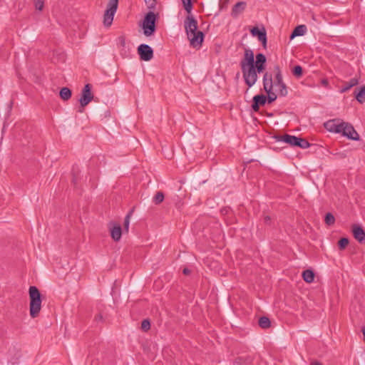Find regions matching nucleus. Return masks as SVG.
Instances as JSON below:
<instances>
[{"label":"nucleus","instance_id":"nucleus-13","mask_svg":"<svg viewBox=\"0 0 365 365\" xmlns=\"http://www.w3.org/2000/svg\"><path fill=\"white\" fill-rule=\"evenodd\" d=\"M250 33L253 36L257 37L263 47H266L267 38L266 30L264 27L260 30L258 27L255 26L250 29Z\"/></svg>","mask_w":365,"mask_h":365},{"label":"nucleus","instance_id":"nucleus-27","mask_svg":"<svg viewBox=\"0 0 365 365\" xmlns=\"http://www.w3.org/2000/svg\"><path fill=\"white\" fill-rule=\"evenodd\" d=\"M324 221L327 225L331 226L334 224L335 217L331 212H328L325 215Z\"/></svg>","mask_w":365,"mask_h":365},{"label":"nucleus","instance_id":"nucleus-33","mask_svg":"<svg viewBox=\"0 0 365 365\" xmlns=\"http://www.w3.org/2000/svg\"><path fill=\"white\" fill-rule=\"evenodd\" d=\"M145 3L150 11L155 9L156 0H145Z\"/></svg>","mask_w":365,"mask_h":365},{"label":"nucleus","instance_id":"nucleus-10","mask_svg":"<svg viewBox=\"0 0 365 365\" xmlns=\"http://www.w3.org/2000/svg\"><path fill=\"white\" fill-rule=\"evenodd\" d=\"M138 53L140 56V60L148 61L153 58V48L145 43H142L138 47Z\"/></svg>","mask_w":365,"mask_h":365},{"label":"nucleus","instance_id":"nucleus-23","mask_svg":"<svg viewBox=\"0 0 365 365\" xmlns=\"http://www.w3.org/2000/svg\"><path fill=\"white\" fill-rule=\"evenodd\" d=\"M359 83V81L356 78H353L350 79L349 82H346L344 87L341 88V92H346L349 91L351 88L356 86Z\"/></svg>","mask_w":365,"mask_h":365},{"label":"nucleus","instance_id":"nucleus-36","mask_svg":"<svg viewBox=\"0 0 365 365\" xmlns=\"http://www.w3.org/2000/svg\"><path fill=\"white\" fill-rule=\"evenodd\" d=\"M118 45L121 47H125L126 45L125 38L123 36H120L117 39Z\"/></svg>","mask_w":365,"mask_h":365},{"label":"nucleus","instance_id":"nucleus-38","mask_svg":"<svg viewBox=\"0 0 365 365\" xmlns=\"http://www.w3.org/2000/svg\"><path fill=\"white\" fill-rule=\"evenodd\" d=\"M271 217L269 215H265L263 217V221L264 224L266 225H270L271 224Z\"/></svg>","mask_w":365,"mask_h":365},{"label":"nucleus","instance_id":"nucleus-29","mask_svg":"<svg viewBox=\"0 0 365 365\" xmlns=\"http://www.w3.org/2000/svg\"><path fill=\"white\" fill-rule=\"evenodd\" d=\"M182 2L184 9L187 12V14H191V11L192 9V0H182Z\"/></svg>","mask_w":365,"mask_h":365},{"label":"nucleus","instance_id":"nucleus-41","mask_svg":"<svg viewBox=\"0 0 365 365\" xmlns=\"http://www.w3.org/2000/svg\"><path fill=\"white\" fill-rule=\"evenodd\" d=\"M182 273L185 275H187L190 273V270L188 268H184L182 270Z\"/></svg>","mask_w":365,"mask_h":365},{"label":"nucleus","instance_id":"nucleus-7","mask_svg":"<svg viewBox=\"0 0 365 365\" xmlns=\"http://www.w3.org/2000/svg\"><path fill=\"white\" fill-rule=\"evenodd\" d=\"M118 0H109L107 9L103 15V24L105 26H110L113 21L114 15L117 11Z\"/></svg>","mask_w":365,"mask_h":365},{"label":"nucleus","instance_id":"nucleus-9","mask_svg":"<svg viewBox=\"0 0 365 365\" xmlns=\"http://www.w3.org/2000/svg\"><path fill=\"white\" fill-rule=\"evenodd\" d=\"M91 88L92 86L87 83L82 89L81 98L79 99V103L81 108H85L93 99Z\"/></svg>","mask_w":365,"mask_h":365},{"label":"nucleus","instance_id":"nucleus-40","mask_svg":"<svg viewBox=\"0 0 365 365\" xmlns=\"http://www.w3.org/2000/svg\"><path fill=\"white\" fill-rule=\"evenodd\" d=\"M96 321H102L103 320V316L101 314H98L95 317Z\"/></svg>","mask_w":365,"mask_h":365},{"label":"nucleus","instance_id":"nucleus-19","mask_svg":"<svg viewBox=\"0 0 365 365\" xmlns=\"http://www.w3.org/2000/svg\"><path fill=\"white\" fill-rule=\"evenodd\" d=\"M355 98L360 103H363L365 102V85L356 88L354 91Z\"/></svg>","mask_w":365,"mask_h":365},{"label":"nucleus","instance_id":"nucleus-15","mask_svg":"<svg viewBox=\"0 0 365 365\" xmlns=\"http://www.w3.org/2000/svg\"><path fill=\"white\" fill-rule=\"evenodd\" d=\"M267 102V96L263 94L256 95L252 98V108L255 112L259 110V107L264 106Z\"/></svg>","mask_w":365,"mask_h":365},{"label":"nucleus","instance_id":"nucleus-22","mask_svg":"<svg viewBox=\"0 0 365 365\" xmlns=\"http://www.w3.org/2000/svg\"><path fill=\"white\" fill-rule=\"evenodd\" d=\"M336 124H337V120L333 119L328 120L324 123L325 128L329 130V132L336 133Z\"/></svg>","mask_w":365,"mask_h":365},{"label":"nucleus","instance_id":"nucleus-39","mask_svg":"<svg viewBox=\"0 0 365 365\" xmlns=\"http://www.w3.org/2000/svg\"><path fill=\"white\" fill-rule=\"evenodd\" d=\"M72 182L74 185L77 184V177L76 176L74 168H73V178H72Z\"/></svg>","mask_w":365,"mask_h":365},{"label":"nucleus","instance_id":"nucleus-34","mask_svg":"<svg viewBox=\"0 0 365 365\" xmlns=\"http://www.w3.org/2000/svg\"><path fill=\"white\" fill-rule=\"evenodd\" d=\"M141 329L147 331L150 329V322L148 319H144L141 323Z\"/></svg>","mask_w":365,"mask_h":365},{"label":"nucleus","instance_id":"nucleus-37","mask_svg":"<svg viewBox=\"0 0 365 365\" xmlns=\"http://www.w3.org/2000/svg\"><path fill=\"white\" fill-rule=\"evenodd\" d=\"M255 68L256 69L257 73H260L263 72V71L265 69L266 65H254Z\"/></svg>","mask_w":365,"mask_h":365},{"label":"nucleus","instance_id":"nucleus-42","mask_svg":"<svg viewBox=\"0 0 365 365\" xmlns=\"http://www.w3.org/2000/svg\"><path fill=\"white\" fill-rule=\"evenodd\" d=\"M322 83L324 86H328L329 82H328L327 79H323V80L322 81Z\"/></svg>","mask_w":365,"mask_h":365},{"label":"nucleus","instance_id":"nucleus-2","mask_svg":"<svg viewBox=\"0 0 365 365\" xmlns=\"http://www.w3.org/2000/svg\"><path fill=\"white\" fill-rule=\"evenodd\" d=\"M30 299L29 312L31 318H36L38 316L41 309V294L38 289L35 286H31L29 289Z\"/></svg>","mask_w":365,"mask_h":365},{"label":"nucleus","instance_id":"nucleus-4","mask_svg":"<svg viewBox=\"0 0 365 365\" xmlns=\"http://www.w3.org/2000/svg\"><path fill=\"white\" fill-rule=\"evenodd\" d=\"M274 138L277 141L284 142L294 147L304 149L310 146V143L305 138H299L289 134H285L284 135H274Z\"/></svg>","mask_w":365,"mask_h":365},{"label":"nucleus","instance_id":"nucleus-17","mask_svg":"<svg viewBox=\"0 0 365 365\" xmlns=\"http://www.w3.org/2000/svg\"><path fill=\"white\" fill-rule=\"evenodd\" d=\"M246 6L247 4L245 1H240L235 4L232 9V16L235 18L237 17L245 11Z\"/></svg>","mask_w":365,"mask_h":365},{"label":"nucleus","instance_id":"nucleus-14","mask_svg":"<svg viewBox=\"0 0 365 365\" xmlns=\"http://www.w3.org/2000/svg\"><path fill=\"white\" fill-rule=\"evenodd\" d=\"M343 136L346 137L347 138L353 140H359V135L358 133L355 130L354 128L350 124L346 123V125L344 126V130L342 133Z\"/></svg>","mask_w":365,"mask_h":365},{"label":"nucleus","instance_id":"nucleus-43","mask_svg":"<svg viewBox=\"0 0 365 365\" xmlns=\"http://www.w3.org/2000/svg\"><path fill=\"white\" fill-rule=\"evenodd\" d=\"M361 331L364 335V341H365V326L362 328Z\"/></svg>","mask_w":365,"mask_h":365},{"label":"nucleus","instance_id":"nucleus-35","mask_svg":"<svg viewBox=\"0 0 365 365\" xmlns=\"http://www.w3.org/2000/svg\"><path fill=\"white\" fill-rule=\"evenodd\" d=\"M346 123L341 122V123H337L336 124V133H341L342 134L344 130V126L346 125Z\"/></svg>","mask_w":365,"mask_h":365},{"label":"nucleus","instance_id":"nucleus-44","mask_svg":"<svg viewBox=\"0 0 365 365\" xmlns=\"http://www.w3.org/2000/svg\"><path fill=\"white\" fill-rule=\"evenodd\" d=\"M84 111V108H81V106L79 107L78 110V112L79 113H83Z\"/></svg>","mask_w":365,"mask_h":365},{"label":"nucleus","instance_id":"nucleus-1","mask_svg":"<svg viewBox=\"0 0 365 365\" xmlns=\"http://www.w3.org/2000/svg\"><path fill=\"white\" fill-rule=\"evenodd\" d=\"M184 26L190 46L199 48L202 46L205 34L197 30V21L195 17L189 14L184 21Z\"/></svg>","mask_w":365,"mask_h":365},{"label":"nucleus","instance_id":"nucleus-12","mask_svg":"<svg viewBox=\"0 0 365 365\" xmlns=\"http://www.w3.org/2000/svg\"><path fill=\"white\" fill-rule=\"evenodd\" d=\"M110 236L115 242H118L121 239L122 228L120 224L111 222L108 225Z\"/></svg>","mask_w":365,"mask_h":365},{"label":"nucleus","instance_id":"nucleus-32","mask_svg":"<svg viewBox=\"0 0 365 365\" xmlns=\"http://www.w3.org/2000/svg\"><path fill=\"white\" fill-rule=\"evenodd\" d=\"M34 6L36 10L42 11L44 6V0H34Z\"/></svg>","mask_w":365,"mask_h":365},{"label":"nucleus","instance_id":"nucleus-21","mask_svg":"<svg viewBox=\"0 0 365 365\" xmlns=\"http://www.w3.org/2000/svg\"><path fill=\"white\" fill-rule=\"evenodd\" d=\"M60 97L63 101H68L72 96L71 90L67 87H63L60 90Z\"/></svg>","mask_w":365,"mask_h":365},{"label":"nucleus","instance_id":"nucleus-8","mask_svg":"<svg viewBox=\"0 0 365 365\" xmlns=\"http://www.w3.org/2000/svg\"><path fill=\"white\" fill-rule=\"evenodd\" d=\"M243 78L248 88L252 87L257 81V73L255 66H247L242 70Z\"/></svg>","mask_w":365,"mask_h":365},{"label":"nucleus","instance_id":"nucleus-25","mask_svg":"<svg viewBox=\"0 0 365 365\" xmlns=\"http://www.w3.org/2000/svg\"><path fill=\"white\" fill-rule=\"evenodd\" d=\"M266 56L263 53H259L256 55V60L255 61L254 65H266Z\"/></svg>","mask_w":365,"mask_h":365},{"label":"nucleus","instance_id":"nucleus-16","mask_svg":"<svg viewBox=\"0 0 365 365\" xmlns=\"http://www.w3.org/2000/svg\"><path fill=\"white\" fill-rule=\"evenodd\" d=\"M352 232L354 238L359 242L364 243L365 242V232L364 229L357 225H354L352 226Z\"/></svg>","mask_w":365,"mask_h":365},{"label":"nucleus","instance_id":"nucleus-26","mask_svg":"<svg viewBox=\"0 0 365 365\" xmlns=\"http://www.w3.org/2000/svg\"><path fill=\"white\" fill-rule=\"evenodd\" d=\"M164 200V194L162 192H157L153 199V202L155 205L160 204Z\"/></svg>","mask_w":365,"mask_h":365},{"label":"nucleus","instance_id":"nucleus-3","mask_svg":"<svg viewBox=\"0 0 365 365\" xmlns=\"http://www.w3.org/2000/svg\"><path fill=\"white\" fill-rule=\"evenodd\" d=\"M158 17V13H154L152 11L145 14L142 23V29L145 36H150L154 34L156 31L155 23Z\"/></svg>","mask_w":365,"mask_h":365},{"label":"nucleus","instance_id":"nucleus-30","mask_svg":"<svg viewBox=\"0 0 365 365\" xmlns=\"http://www.w3.org/2000/svg\"><path fill=\"white\" fill-rule=\"evenodd\" d=\"M292 73L297 78H300L303 74V69L302 66L297 65L293 68Z\"/></svg>","mask_w":365,"mask_h":365},{"label":"nucleus","instance_id":"nucleus-45","mask_svg":"<svg viewBox=\"0 0 365 365\" xmlns=\"http://www.w3.org/2000/svg\"><path fill=\"white\" fill-rule=\"evenodd\" d=\"M311 365H322V364H320L319 362L318 361H314V362H312L311 364Z\"/></svg>","mask_w":365,"mask_h":365},{"label":"nucleus","instance_id":"nucleus-31","mask_svg":"<svg viewBox=\"0 0 365 365\" xmlns=\"http://www.w3.org/2000/svg\"><path fill=\"white\" fill-rule=\"evenodd\" d=\"M349 239L346 237L341 238L338 242L339 248L340 250H344L349 244Z\"/></svg>","mask_w":365,"mask_h":365},{"label":"nucleus","instance_id":"nucleus-24","mask_svg":"<svg viewBox=\"0 0 365 365\" xmlns=\"http://www.w3.org/2000/svg\"><path fill=\"white\" fill-rule=\"evenodd\" d=\"M258 324L262 329H267L271 326V322L267 317H261L259 319Z\"/></svg>","mask_w":365,"mask_h":365},{"label":"nucleus","instance_id":"nucleus-11","mask_svg":"<svg viewBox=\"0 0 365 365\" xmlns=\"http://www.w3.org/2000/svg\"><path fill=\"white\" fill-rule=\"evenodd\" d=\"M255 56L253 51L250 48H245L244 57L240 61L241 70H244L247 66H254Z\"/></svg>","mask_w":365,"mask_h":365},{"label":"nucleus","instance_id":"nucleus-18","mask_svg":"<svg viewBox=\"0 0 365 365\" xmlns=\"http://www.w3.org/2000/svg\"><path fill=\"white\" fill-rule=\"evenodd\" d=\"M307 26L305 25H299L295 27L290 35V39H293L296 36H303L307 32Z\"/></svg>","mask_w":365,"mask_h":365},{"label":"nucleus","instance_id":"nucleus-5","mask_svg":"<svg viewBox=\"0 0 365 365\" xmlns=\"http://www.w3.org/2000/svg\"><path fill=\"white\" fill-rule=\"evenodd\" d=\"M263 89L267 93V101L268 103L274 102L277 98V94L273 91V76L271 73L265 72L262 79Z\"/></svg>","mask_w":365,"mask_h":365},{"label":"nucleus","instance_id":"nucleus-20","mask_svg":"<svg viewBox=\"0 0 365 365\" xmlns=\"http://www.w3.org/2000/svg\"><path fill=\"white\" fill-rule=\"evenodd\" d=\"M314 273L311 269H306L302 272V278L307 283H312L314 279Z\"/></svg>","mask_w":365,"mask_h":365},{"label":"nucleus","instance_id":"nucleus-28","mask_svg":"<svg viewBox=\"0 0 365 365\" xmlns=\"http://www.w3.org/2000/svg\"><path fill=\"white\" fill-rule=\"evenodd\" d=\"M133 210H130L125 217L123 222V227L125 232H128L129 225H130V219L132 215Z\"/></svg>","mask_w":365,"mask_h":365},{"label":"nucleus","instance_id":"nucleus-6","mask_svg":"<svg viewBox=\"0 0 365 365\" xmlns=\"http://www.w3.org/2000/svg\"><path fill=\"white\" fill-rule=\"evenodd\" d=\"M275 71L274 81H273L274 86L276 90L279 91V95L282 97H285L288 94L287 86L283 81V76L280 68L278 65L274 66Z\"/></svg>","mask_w":365,"mask_h":365}]
</instances>
